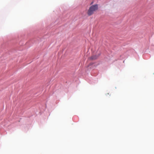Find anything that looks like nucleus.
I'll list each match as a JSON object with an SVG mask.
<instances>
[{"label": "nucleus", "mask_w": 154, "mask_h": 154, "mask_svg": "<svg viewBox=\"0 0 154 154\" xmlns=\"http://www.w3.org/2000/svg\"><path fill=\"white\" fill-rule=\"evenodd\" d=\"M98 9V5H95L91 6L89 9L87 14L89 16L93 14Z\"/></svg>", "instance_id": "1"}, {"label": "nucleus", "mask_w": 154, "mask_h": 154, "mask_svg": "<svg viewBox=\"0 0 154 154\" xmlns=\"http://www.w3.org/2000/svg\"><path fill=\"white\" fill-rule=\"evenodd\" d=\"M100 54L96 55H93L88 58V60H93L97 59L100 56Z\"/></svg>", "instance_id": "2"}, {"label": "nucleus", "mask_w": 154, "mask_h": 154, "mask_svg": "<svg viewBox=\"0 0 154 154\" xmlns=\"http://www.w3.org/2000/svg\"><path fill=\"white\" fill-rule=\"evenodd\" d=\"M97 66L96 65V63H93V62H91V63H90L88 65V67H90V66L93 67V66Z\"/></svg>", "instance_id": "3"}]
</instances>
